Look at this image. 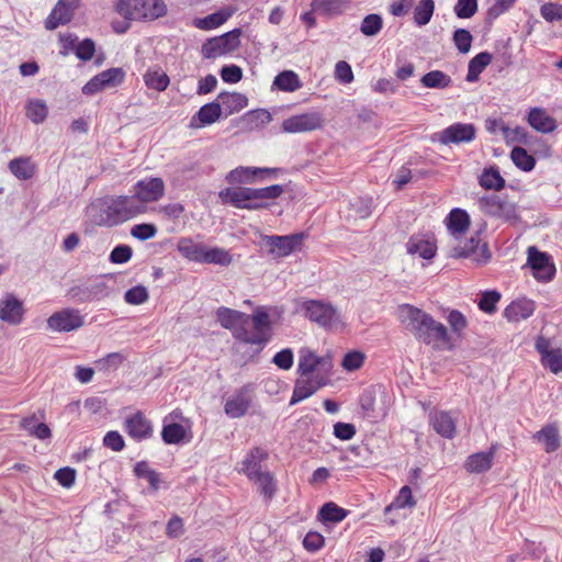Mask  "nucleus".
Returning a JSON list of instances; mask_svg holds the SVG:
<instances>
[{"label":"nucleus","instance_id":"20","mask_svg":"<svg viewBox=\"0 0 562 562\" xmlns=\"http://www.w3.org/2000/svg\"><path fill=\"white\" fill-rule=\"evenodd\" d=\"M280 171L279 168L238 167L227 175L226 180L229 183H251L256 178L276 177Z\"/></svg>","mask_w":562,"mask_h":562},{"label":"nucleus","instance_id":"10","mask_svg":"<svg viewBox=\"0 0 562 562\" xmlns=\"http://www.w3.org/2000/svg\"><path fill=\"white\" fill-rule=\"evenodd\" d=\"M46 324L52 331L69 333L82 327L85 317L79 310L67 307L53 313L47 318Z\"/></svg>","mask_w":562,"mask_h":562},{"label":"nucleus","instance_id":"60","mask_svg":"<svg viewBox=\"0 0 562 562\" xmlns=\"http://www.w3.org/2000/svg\"><path fill=\"white\" fill-rule=\"evenodd\" d=\"M477 11V0H458L453 12L459 19H470Z\"/></svg>","mask_w":562,"mask_h":562},{"label":"nucleus","instance_id":"26","mask_svg":"<svg viewBox=\"0 0 562 562\" xmlns=\"http://www.w3.org/2000/svg\"><path fill=\"white\" fill-rule=\"evenodd\" d=\"M528 124L537 132L550 134L558 127L557 121L543 108H531L527 116Z\"/></svg>","mask_w":562,"mask_h":562},{"label":"nucleus","instance_id":"25","mask_svg":"<svg viewBox=\"0 0 562 562\" xmlns=\"http://www.w3.org/2000/svg\"><path fill=\"white\" fill-rule=\"evenodd\" d=\"M330 367L329 358L318 357L307 348L299 352L297 373L302 376H310L318 367Z\"/></svg>","mask_w":562,"mask_h":562},{"label":"nucleus","instance_id":"1","mask_svg":"<svg viewBox=\"0 0 562 562\" xmlns=\"http://www.w3.org/2000/svg\"><path fill=\"white\" fill-rule=\"evenodd\" d=\"M270 311L279 316L282 311L278 307L257 306L252 314L221 306L216 310V321L225 329L231 330L234 339L245 345L258 346L260 352L272 339L273 327Z\"/></svg>","mask_w":562,"mask_h":562},{"label":"nucleus","instance_id":"52","mask_svg":"<svg viewBox=\"0 0 562 562\" xmlns=\"http://www.w3.org/2000/svg\"><path fill=\"white\" fill-rule=\"evenodd\" d=\"M383 27V19L380 14L370 13L362 19L360 32L366 36H375Z\"/></svg>","mask_w":562,"mask_h":562},{"label":"nucleus","instance_id":"36","mask_svg":"<svg viewBox=\"0 0 562 562\" xmlns=\"http://www.w3.org/2000/svg\"><path fill=\"white\" fill-rule=\"evenodd\" d=\"M235 10L232 8H223L214 13H211L202 19H196L194 25L204 31L214 30L224 24L233 14Z\"/></svg>","mask_w":562,"mask_h":562},{"label":"nucleus","instance_id":"13","mask_svg":"<svg viewBox=\"0 0 562 562\" xmlns=\"http://www.w3.org/2000/svg\"><path fill=\"white\" fill-rule=\"evenodd\" d=\"M449 256L454 259L471 258L477 265H485L492 255L486 243L481 244L477 237H471L463 245L452 247Z\"/></svg>","mask_w":562,"mask_h":562},{"label":"nucleus","instance_id":"43","mask_svg":"<svg viewBox=\"0 0 562 562\" xmlns=\"http://www.w3.org/2000/svg\"><path fill=\"white\" fill-rule=\"evenodd\" d=\"M479 183L486 190L499 191L505 187V179L501 176L496 167L484 169L482 172Z\"/></svg>","mask_w":562,"mask_h":562},{"label":"nucleus","instance_id":"18","mask_svg":"<svg viewBox=\"0 0 562 562\" xmlns=\"http://www.w3.org/2000/svg\"><path fill=\"white\" fill-rule=\"evenodd\" d=\"M79 4L80 0H58L45 20V29L53 31L60 25L69 23Z\"/></svg>","mask_w":562,"mask_h":562},{"label":"nucleus","instance_id":"7","mask_svg":"<svg viewBox=\"0 0 562 562\" xmlns=\"http://www.w3.org/2000/svg\"><path fill=\"white\" fill-rule=\"evenodd\" d=\"M479 203L482 212L491 217L512 224L520 221L516 203L508 201L505 196L492 194L481 198Z\"/></svg>","mask_w":562,"mask_h":562},{"label":"nucleus","instance_id":"9","mask_svg":"<svg viewBox=\"0 0 562 562\" xmlns=\"http://www.w3.org/2000/svg\"><path fill=\"white\" fill-rule=\"evenodd\" d=\"M476 137V127L472 123L457 122L434 134L432 140L442 145L471 143Z\"/></svg>","mask_w":562,"mask_h":562},{"label":"nucleus","instance_id":"27","mask_svg":"<svg viewBox=\"0 0 562 562\" xmlns=\"http://www.w3.org/2000/svg\"><path fill=\"white\" fill-rule=\"evenodd\" d=\"M268 458V453L260 447L252 448L241 462V472L249 479L254 480L265 471L261 470V462Z\"/></svg>","mask_w":562,"mask_h":562},{"label":"nucleus","instance_id":"39","mask_svg":"<svg viewBox=\"0 0 562 562\" xmlns=\"http://www.w3.org/2000/svg\"><path fill=\"white\" fill-rule=\"evenodd\" d=\"M493 55L488 52H481L475 55L468 65V74L465 80L468 82H475L479 80L480 75L491 64Z\"/></svg>","mask_w":562,"mask_h":562},{"label":"nucleus","instance_id":"30","mask_svg":"<svg viewBox=\"0 0 562 562\" xmlns=\"http://www.w3.org/2000/svg\"><path fill=\"white\" fill-rule=\"evenodd\" d=\"M134 475L138 479H145L149 484V490L156 493L159 488H168L161 480V474L149 467L147 461H138L133 469Z\"/></svg>","mask_w":562,"mask_h":562},{"label":"nucleus","instance_id":"42","mask_svg":"<svg viewBox=\"0 0 562 562\" xmlns=\"http://www.w3.org/2000/svg\"><path fill=\"white\" fill-rule=\"evenodd\" d=\"M420 83L425 88L445 89L451 86L452 79L441 70H431L420 78Z\"/></svg>","mask_w":562,"mask_h":562},{"label":"nucleus","instance_id":"34","mask_svg":"<svg viewBox=\"0 0 562 562\" xmlns=\"http://www.w3.org/2000/svg\"><path fill=\"white\" fill-rule=\"evenodd\" d=\"M494 451L476 452L469 456L464 462V469L469 473H483L492 468Z\"/></svg>","mask_w":562,"mask_h":562},{"label":"nucleus","instance_id":"64","mask_svg":"<svg viewBox=\"0 0 562 562\" xmlns=\"http://www.w3.org/2000/svg\"><path fill=\"white\" fill-rule=\"evenodd\" d=\"M541 363L555 374L562 372V350L560 348L552 349L551 353L541 359Z\"/></svg>","mask_w":562,"mask_h":562},{"label":"nucleus","instance_id":"62","mask_svg":"<svg viewBox=\"0 0 562 562\" xmlns=\"http://www.w3.org/2000/svg\"><path fill=\"white\" fill-rule=\"evenodd\" d=\"M133 256V249L131 246L120 244L115 246L110 252L109 260L112 263L122 265L131 260Z\"/></svg>","mask_w":562,"mask_h":562},{"label":"nucleus","instance_id":"53","mask_svg":"<svg viewBox=\"0 0 562 562\" xmlns=\"http://www.w3.org/2000/svg\"><path fill=\"white\" fill-rule=\"evenodd\" d=\"M502 132L507 143H519L522 145H528L530 143L529 132L522 126L509 128L508 126L503 125Z\"/></svg>","mask_w":562,"mask_h":562},{"label":"nucleus","instance_id":"46","mask_svg":"<svg viewBox=\"0 0 562 562\" xmlns=\"http://www.w3.org/2000/svg\"><path fill=\"white\" fill-rule=\"evenodd\" d=\"M349 514V510L339 507L337 504L329 502L324 504L319 509V517L324 522H340Z\"/></svg>","mask_w":562,"mask_h":562},{"label":"nucleus","instance_id":"58","mask_svg":"<svg viewBox=\"0 0 562 562\" xmlns=\"http://www.w3.org/2000/svg\"><path fill=\"white\" fill-rule=\"evenodd\" d=\"M98 75L101 78L105 89L119 86L123 82L125 77V72L122 68H110Z\"/></svg>","mask_w":562,"mask_h":562},{"label":"nucleus","instance_id":"19","mask_svg":"<svg viewBox=\"0 0 562 562\" xmlns=\"http://www.w3.org/2000/svg\"><path fill=\"white\" fill-rule=\"evenodd\" d=\"M326 379L321 375L307 376L306 379H297L294 383L292 396L290 398V406L308 398L315 394L319 389L326 385Z\"/></svg>","mask_w":562,"mask_h":562},{"label":"nucleus","instance_id":"5","mask_svg":"<svg viewBox=\"0 0 562 562\" xmlns=\"http://www.w3.org/2000/svg\"><path fill=\"white\" fill-rule=\"evenodd\" d=\"M300 312L323 328H331L339 322V313L330 303L323 300H304L300 303Z\"/></svg>","mask_w":562,"mask_h":562},{"label":"nucleus","instance_id":"59","mask_svg":"<svg viewBox=\"0 0 562 562\" xmlns=\"http://www.w3.org/2000/svg\"><path fill=\"white\" fill-rule=\"evenodd\" d=\"M149 299L147 289L144 285H135L128 289L124 294V300L131 305H139Z\"/></svg>","mask_w":562,"mask_h":562},{"label":"nucleus","instance_id":"33","mask_svg":"<svg viewBox=\"0 0 562 562\" xmlns=\"http://www.w3.org/2000/svg\"><path fill=\"white\" fill-rule=\"evenodd\" d=\"M206 246L202 243H196L190 237H182L179 239L177 249L182 257L190 261L203 262V254H205Z\"/></svg>","mask_w":562,"mask_h":562},{"label":"nucleus","instance_id":"48","mask_svg":"<svg viewBox=\"0 0 562 562\" xmlns=\"http://www.w3.org/2000/svg\"><path fill=\"white\" fill-rule=\"evenodd\" d=\"M186 437V429L181 424H164L161 439L166 445H179Z\"/></svg>","mask_w":562,"mask_h":562},{"label":"nucleus","instance_id":"44","mask_svg":"<svg viewBox=\"0 0 562 562\" xmlns=\"http://www.w3.org/2000/svg\"><path fill=\"white\" fill-rule=\"evenodd\" d=\"M25 115L34 124L43 123L48 115L45 101L40 99L30 100L25 105Z\"/></svg>","mask_w":562,"mask_h":562},{"label":"nucleus","instance_id":"2","mask_svg":"<svg viewBox=\"0 0 562 562\" xmlns=\"http://www.w3.org/2000/svg\"><path fill=\"white\" fill-rule=\"evenodd\" d=\"M144 212L145 206L127 195L103 196L94 200L87 209L91 222L103 227L117 226Z\"/></svg>","mask_w":562,"mask_h":562},{"label":"nucleus","instance_id":"11","mask_svg":"<svg viewBox=\"0 0 562 562\" xmlns=\"http://www.w3.org/2000/svg\"><path fill=\"white\" fill-rule=\"evenodd\" d=\"M527 254V265L530 267L533 278L541 282L551 281L555 274V266L551 256L540 251L536 246H530Z\"/></svg>","mask_w":562,"mask_h":562},{"label":"nucleus","instance_id":"29","mask_svg":"<svg viewBox=\"0 0 562 562\" xmlns=\"http://www.w3.org/2000/svg\"><path fill=\"white\" fill-rule=\"evenodd\" d=\"M216 99L220 102L225 116L238 113L248 105L247 97L240 92L223 91L218 93Z\"/></svg>","mask_w":562,"mask_h":562},{"label":"nucleus","instance_id":"3","mask_svg":"<svg viewBox=\"0 0 562 562\" xmlns=\"http://www.w3.org/2000/svg\"><path fill=\"white\" fill-rule=\"evenodd\" d=\"M400 310L402 323L417 340L434 346L450 342L447 327L430 314L411 304H403Z\"/></svg>","mask_w":562,"mask_h":562},{"label":"nucleus","instance_id":"21","mask_svg":"<svg viewBox=\"0 0 562 562\" xmlns=\"http://www.w3.org/2000/svg\"><path fill=\"white\" fill-rule=\"evenodd\" d=\"M68 295L78 303L99 301L108 296V286L104 282L80 284L69 289Z\"/></svg>","mask_w":562,"mask_h":562},{"label":"nucleus","instance_id":"28","mask_svg":"<svg viewBox=\"0 0 562 562\" xmlns=\"http://www.w3.org/2000/svg\"><path fill=\"white\" fill-rule=\"evenodd\" d=\"M429 423L441 437L452 439L456 436V422L449 412L437 411L430 413Z\"/></svg>","mask_w":562,"mask_h":562},{"label":"nucleus","instance_id":"55","mask_svg":"<svg viewBox=\"0 0 562 562\" xmlns=\"http://www.w3.org/2000/svg\"><path fill=\"white\" fill-rule=\"evenodd\" d=\"M125 356L121 352H111L97 361V367L100 371L109 372L119 369L125 361Z\"/></svg>","mask_w":562,"mask_h":562},{"label":"nucleus","instance_id":"8","mask_svg":"<svg viewBox=\"0 0 562 562\" xmlns=\"http://www.w3.org/2000/svg\"><path fill=\"white\" fill-rule=\"evenodd\" d=\"M218 195L224 204H231L241 210L257 211L269 206L268 203H259L257 201L255 188H226Z\"/></svg>","mask_w":562,"mask_h":562},{"label":"nucleus","instance_id":"63","mask_svg":"<svg viewBox=\"0 0 562 562\" xmlns=\"http://www.w3.org/2000/svg\"><path fill=\"white\" fill-rule=\"evenodd\" d=\"M157 234L156 225L151 223L136 224L131 228V235L138 240H148Z\"/></svg>","mask_w":562,"mask_h":562},{"label":"nucleus","instance_id":"17","mask_svg":"<svg viewBox=\"0 0 562 562\" xmlns=\"http://www.w3.org/2000/svg\"><path fill=\"white\" fill-rule=\"evenodd\" d=\"M123 428L124 431L137 442L150 439L154 435L151 422L140 411L126 417Z\"/></svg>","mask_w":562,"mask_h":562},{"label":"nucleus","instance_id":"54","mask_svg":"<svg viewBox=\"0 0 562 562\" xmlns=\"http://www.w3.org/2000/svg\"><path fill=\"white\" fill-rule=\"evenodd\" d=\"M416 505V501L413 497L412 490L409 486L404 485L401 487L394 502L385 508L389 512L392 507L396 508H413Z\"/></svg>","mask_w":562,"mask_h":562},{"label":"nucleus","instance_id":"51","mask_svg":"<svg viewBox=\"0 0 562 562\" xmlns=\"http://www.w3.org/2000/svg\"><path fill=\"white\" fill-rule=\"evenodd\" d=\"M502 295L497 290L483 291L477 302L479 308L486 314H494L497 310L496 305Z\"/></svg>","mask_w":562,"mask_h":562},{"label":"nucleus","instance_id":"45","mask_svg":"<svg viewBox=\"0 0 562 562\" xmlns=\"http://www.w3.org/2000/svg\"><path fill=\"white\" fill-rule=\"evenodd\" d=\"M233 262V256L231 252L224 248L220 247H206L205 254H203V262L202 263H212L218 265L222 267H227Z\"/></svg>","mask_w":562,"mask_h":562},{"label":"nucleus","instance_id":"24","mask_svg":"<svg viewBox=\"0 0 562 562\" xmlns=\"http://www.w3.org/2000/svg\"><path fill=\"white\" fill-rule=\"evenodd\" d=\"M222 113L223 111L217 99L206 103L191 117L190 127L201 128L211 125L221 119Z\"/></svg>","mask_w":562,"mask_h":562},{"label":"nucleus","instance_id":"37","mask_svg":"<svg viewBox=\"0 0 562 562\" xmlns=\"http://www.w3.org/2000/svg\"><path fill=\"white\" fill-rule=\"evenodd\" d=\"M303 87L299 75L293 70H283L279 72L272 82V88L284 92H294Z\"/></svg>","mask_w":562,"mask_h":562},{"label":"nucleus","instance_id":"38","mask_svg":"<svg viewBox=\"0 0 562 562\" xmlns=\"http://www.w3.org/2000/svg\"><path fill=\"white\" fill-rule=\"evenodd\" d=\"M143 78L148 89L158 92L165 91L170 83L169 76L157 66L148 68Z\"/></svg>","mask_w":562,"mask_h":562},{"label":"nucleus","instance_id":"57","mask_svg":"<svg viewBox=\"0 0 562 562\" xmlns=\"http://www.w3.org/2000/svg\"><path fill=\"white\" fill-rule=\"evenodd\" d=\"M359 405L363 417H373L375 411V392L373 389H367L361 393L359 397Z\"/></svg>","mask_w":562,"mask_h":562},{"label":"nucleus","instance_id":"12","mask_svg":"<svg viewBox=\"0 0 562 562\" xmlns=\"http://www.w3.org/2000/svg\"><path fill=\"white\" fill-rule=\"evenodd\" d=\"M306 236L305 233H294L284 236L271 235L265 237V243L269 247L270 254L278 257H286L301 250Z\"/></svg>","mask_w":562,"mask_h":562},{"label":"nucleus","instance_id":"61","mask_svg":"<svg viewBox=\"0 0 562 562\" xmlns=\"http://www.w3.org/2000/svg\"><path fill=\"white\" fill-rule=\"evenodd\" d=\"M255 192L259 203H267V200L278 199L284 192V187L282 184H272L265 188H255Z\"/></svg>","mask_w":562,"mask_h":562},{"label":"nucleus","instance_id":"40","mask_svg":"<svg viewBox=\"0 0 562 562\" xmlns=\"http://www.w3.org/2000/svg\"><path fill=\"white\" fill-rule=\"evenodd\" d=\"M347 2V0H312L311 7L319 14L333 16L341 14Z\"/></svg>","mask_w":562,"mask_h":562},{"label":"nucleus","instance_id":"4","mask_svg":"<svg viewBox=\"0 0 562 562\" xmlns=\"http://www.w3.org/2000/svg\"><path fill=\"white\" fill-rule=\"evenodd\" d=\"M115 12L125 20L154 21L167 14L164 0H117Z\"/></svg>","mask_w":562,"mask_h":562},{"label":"nucleus","instance_id":"31","mask_svg":"<svg viewBox=\"0 0 562 562\" xmlns=\"http://www.w3.org/2000/svg\"><path fill=\"white\" fill-rule=\"evenodd\" d=\"M532 439L543 443L546 452L552 453L560 447L559 428L555 424H547L532 435Z\"/></svg>","mask_w":562,"mask_h":562},{"label":"nucleus","instance_id":"47","mask_svg":"<svg viewBox=\"0 0 562 562\" xmlns=\"http://www.w3.org/2000/svg\"><path fill=\"white\" fill-rule=\"evenodd\" d=\"M510 158L514 165L525 172L531 171L536 166L533 156L529 155L528 151L520 146H516L512 149Z\"/></svg>","mask_w":562,"mask_h":562},{"label":"nucleus","instance_id":"22","mask_svg":"<svg viewBox=\"0 0 562 562\" xmlns=\"http://www.w3.org/2000/svg\"><path fill=\"white\" fill-rule=\"evenodd\" d=\"M23 303L12 293H5L0 301V319L10 325H19L23 321Z\"/></svg>","mask_w":562,"mask_h":562},{"label":"nucleus","instance_id":"14","mask_svg":"<svg viewBox=\"0 0 562 562\" xmlns=\"http://www.w3.org/2000/svg\"><path fill=\"white\" fill-rule=\"evenodd\" d=\"M323 115L317 112H306L292 115L282 122V131L285 133H305L318 130L323 126Z\"/></svg>","mask_w":562,"mask_h":562},{"label":"nucleus","instance_id":"32","mask_svg":"<svg viewBox=\"0 0 562 562\" xmlns=\"http://www.w3.org/2000/svg\"><path fill=\"white\" fill-rule=\"evenodd\" d=\"M446 225L453 236L463 235L470 227V216L467 211L456 207L447 215Z\"/></svg>","mask_w":562,"mask_h":562},{"label":"nucleus","instance_id":"56","mask_svg":"<svg viewBox=\"0 0 562 562\" xmlns=\"http://www.w3.org/2000/svg\"><path fill=\"white\" fill-rule=\"evenodd\" d=\"M472 41V34L465 29H457L453 32L452 42L461 54H467L470 50Z\"/></svg>","mask_w":562,"mask_h":562},{"label":"nucleus","instance_id":"35","mask_svg":"<svg viewBox=\"0 0 562 562\" xmlns=\"http://www.w3.org/2000/svg\"><path fill=\"white\" fill-rule=\"evenodd\" d=\"M406 250L409 255H418L420 258L429 260L435 257L437 247L430 240L412 236L406 243Z\"/></svg>","mask_w":562,"mask_h":562},{"label":"nucleus","instance_id":"6","mask_svg":"<svg viewBox=\"0 0 562 562\" xmlns=\"http://www.w3.org/2000/svg\"><path fill=\"white\" fill-rule=\"evenodd\" d=\"M240 29H234L220 36L206 40L201 47V54L205 59H215L233 53L240 46Z\"/></svg>","mask_w":562,"mask_h":562},{"label":"nucleus","instance_id":"16","mask_svg":"<svg viewBox=\"0 0 562 562\" xmlns=\"http://www.w3.org/2000/svg\"><path fill=\"white\" fill-rule=\"evenodd\" d=\"M251 385L246 384L237 389L234 394L226 400L224 412L229 418H240L247 414L251 406Z\"/></svg>","mask_w":562,"mask_h":562},{"label":"nucleus","instance_id":"41","mask_svg":"<svg viewBox=\"0 0 562 562\" xmlns=\"http://www.w3.org/2000/svg\"><path fill=\"white\" fill-rule=\"evenodd\" d=\"M8 167L11 173L20 180H29L35 173V166L29 157L14 158Z\"/></svg>","mask_w":562,"mask_h":562},{"label":"nucleus","instance_id":"49","mask_svg":"<svg viewBox=\"0 0 562 562\" xmlns=\"http://www.w3.org/2000/svg\"><path fill=\"white\" fill-rule=\"evenodd\" d=\"M435 11L434 0H420L414 8V23L424 26L429 23Z\"/></svg>","mask_w":562,"mask_h":562},{"label":"nucleus","instance_id":"50","mask_svg":"<svg viewBox=\"0 0 562 562\" xmlns=\"http://www.w3.org/2000/svg\"><path fill=\"white\" fill-rule=\"evenodd\" d=\"M258 484L260 494L267 499L271 501L277 492V483L270 472L265 471L252 480Z\"/></svg>","mask_w":562,"mask_h":562},{"label":"nucleus","instance_id":"23","mask_svg":"<svg viewBox=\"0 0 562 562\" xmlns=\"http://www.w3.org/2000/svg\"><path fill=\"white\" fill-rule=\"evenodd\" d=\"M535 301L527 297H521L508 304L503 312V316L510 323H518L529 318L535 313Z\"/></svg>","mask_w":562,"mask_h":562},{"label":"nucleus","instance_id":"15","mask_svg":"<svg viewBox=\"0 0 562 562\" xmlns=\"http://www.w3.org/2000/svg\"><path fill=\"white\" fill-rule=\"evenodd\" d=\"M134 202L142 203L157 202L165 195V182L159 177H148L138 180L135 186Z\"/></svg>","mask_w":562,"mask_h":562}]
</instances>
